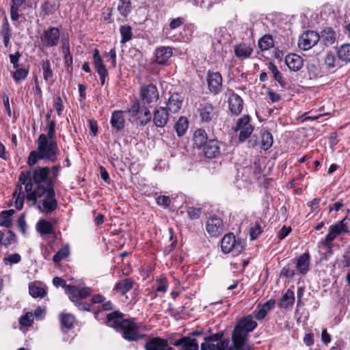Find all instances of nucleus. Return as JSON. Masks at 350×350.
I'll list each match as a JSON object with an SVG mask.
<instances>
[{
	"label": "nucleus",
	"mask_w": 350,
	"mask_h": 350,
	"mask_svg": "<svg viewBox=\"0 0 350 350\" xmlns=\"http://www.w3.org/2000/svg\"><path fill=\"white\" fill-rule=\"evenodd\" d=\"M349 219L345 217L338 223L332 225L329 227V232L326 235L324 240L323 245L327 247H330L331 243L336 239V237L341 234H346L349 232Z\"/></svg>",
	"instance_id": "1a4fd4ad"
},
{
	"label": "nucleus",
	"mask_w": 350,
	"mask_h": 350,
	"mask_svg": "<svg viewBox=\"0 0 350 350\" xmlns=\"http://www.w3.org/2000/svg\"><path fill=\"white\" fill-rule=\"evenodd\" d=\"M221 249L225 254L232 253V256H237L244 250V245L233 233H228L221 241Z\"/></svg>",
	"instance_id": "0eeeda50"
},
{
	"label": "nucleus",
	"mask_w": 350,
	"mask_h": 350,
	"mask_svg": "<svg viewBox=\"0 0 350 350\" xmlns=\"http://www.w3.org/2000/svg\"><path fill=\"white\" fill-rule=\"evenodd\" d=\"M252 52V49L245 43H241L234 46L235 55L241 59L249 57Z\"/></svg>",
	"instance_id": "7c9ffc66"
},
{
	"label": "nucleus",
	"mask_w": 350,
	"mask_h": 350,
	"mask_svg": "<svg viewBox=\"0 0 350 350\" xmlns=\"http://www.w3.org/2000/svg\"><path fill=\"white\" fill-rule=\"evenodd\" d=\"M53 284L55 286H62L64 288L69 299L73 302H77L81 299H85L91 295L90 288L87 287L67 285L65 280L59 277L53 278Z\"/></svg>",
	"instance_id": "39448f33"
},
{
	"label": "nucleus",
	"mask_w": 350,
	"mask_h": 350,
	"mask_svg": "<svg viewBox=\"0 0 350 350\" xmlns=\"http://www.w3.org/2000/svg\"><path fill=\"white\" fill-rule=\"evenodd\" d=\"M256 327L257 323L250 315L237 322L232 334V340L236 350H252V346L248 343L247 336Z\"/></svg>",
	"instance_id": "20e7f679"
},
{
	"label": "nucleus",
	"mask_w": 350,
	"mask_h": 350,
	"mask_svg": "<svg viewBox=\"0 0 350 350\" xmlns=\"http://www.w3.org/2000/svg\"><path fill=\"white\" fill-rule=\"evenodd\" d=\"M157 203L159 206H169L171 202V200L168 196H159L156 198Z\"/></svg>",
	"instance_id": "69168bd1"
},
{
	"label": "nucleus",
	"mask_w": 350,
	"mask_h": 350,
	"mask_svg": "<svg viewBox=\"0 0 350 350\" xmlns=\"http://www.w3.org/2000/svg\"><path fill=\"white\" fill-rule=\"evenodd\" d=\"M169 120L167 109L164 107H155L152 111L154 125L158 128H163Z\"/></svg>",
	"instance_id": "4468645a"
},
{
	"label": "nucleus",
	"mask_w": 350,
	"mask_h": 350,
	"mask_svg": "<svg viewBox=\"0 0 350 350\" xmlns=\"http://www.w3.org/2000/svg\"><path fill=\"white\" fill-rule=\"evenodd\" d=\"M235 131H239V139L241 142H244L250 136L254 131V128L250 124V117L248 116H244L239 119Z\"/></svg>",
	"instance_id": "f8f14e48"
},
{
	"label": "nucleus",
	"mask_w": 350,
	"mask_h": 350,
	"mask_svg": "<svg viewBox=\"0 0 350 350\" xmlns=\"http://www.w3.org/2000/svg\"><path fill=\"white\" fill-rule=\"evenodd\" d=\"M17 241V238L16 234L12 232L11 230H8V236L3 239L2 242V245H4L5 247H8V245L16 243Z\"/></svg>",
	"instance_id": "4d7b16f0"
},
{
	"label": "nucleus",
	"mask_w": 350,
	"mask_h": 350,
	"mask_svg": "<svg viewBox=\"0 0 350 350\" xmlns=\"http://www.w3.org/2000/svg\"><path fill=\"white\" fill-rule=\"evenodd\" d=\"M59 154V150L55 140H49L45 134H40L37 140V150L30 152L27 163L29 167L35 165L39 160L55 163Z\"/></svg>",
	"instance_id": "f257e3e1"
},
{
	"label": "nucleus",
	"mask_w": 350,
	"mask_h": 350,
	"mask_svg": "<svg viewBox=\"0 0 350 350\" xmlns=\"http://www.w3.org/2000/svg\"><path fill=\"white\" fill-rule=\"evenodd\" d=\"M111 124L113 129L120 131L124 127L125 117L122 111H115L111 118Z\"/></svg>",
	"instance_id": "c85d7f7f"
},
{
	"label": "nucleus",
	"mask_w": 350,
	"mask_h": 350,
	"mask_svg": "<svg viewBox=\"0 0 350 350\" xmlns=\"http://www.w3.org/2000/svg\"><path fill=\"white\" fill-rule=\"evenodd\" d=\"M294 302H295L294 292L291 289H288L284 293V295L282 296V297L280 300L279 306L281 308L286 309L288 308H291L293 306Z\"/></svg>",
	"instance_id": "2f4dec72"
},
{
	"label": "nucleus",
	"mask_w": 350,
	"mask_h": 350,
	"mask_svg": "<svg viewBox=\"0 0 350 350\" xmlns=\"http://www.w3.org/2000/svg\"><path fill=\"white\" fill-rule=\"evenodd\" d=\"M320 40L326 46H329L336 40V33L332 27H325L321 32Z\"/></svg>",
	"instance_id": "393cba45"
},
{
	"label": "nucleus",
	"mask_w": 350,
	"mask_h": 350,
	"mask_svg": "<svg viewBox=\"0 0 350 350\" xmlns=\"http://www.w3.org/2000/svg\"><path fill=\"white\" fill-rule=\"evenodd\" d=\"M19 8H20V6L11 5L10 16H11L12 21H16L19 19V18H20Z\"/></svg>",
	"instance_id": "338daca9"
},
{
	"label": "nucleus",
	"mask_w": 350,
	"mask_h": 350,
	"mask_svg": "<svg viewBox=\"0 0 350 350\" xmlns=\"http://www.w3.org/2000/svg\"><path fill=\"white\" fill-rule=\"evenodd\" d=\"M183 98L177 93H174L169 98L166 108L168 111L175 113L179 111L182 107Z\"/></svg>",
	"instance_id": "a878e982"
},
{
	"label": "nucleus",
	"mask_w": 350,
	"mask_h": 350,
	"mask_svg": "<svg viewBox=\"0 0 350 350\" xmlns=\"http://www.w3.org/2000/svg\"><path fill=\"white\" fill-rule=\"evenodd\" d=\"M105 300V298L101 295H95L92 297L91 304H88L87 302H82L78 301L77 302V306L79 310H91L92 305L94 304H100L102 303Z\"/></svg>",
	"instance_id": "e433bc0d"
},
{
	"label": "nucleus",
	"mask_w": 350,
	"mask_h": 350,
	"mask_svg": "<svg viewBox=\"0 0 350 350\" xmlns=\"http://www.w3.org/2000/svg\"><path fill=\"white\" fill-rule=\"evenodd\" d=\"M262 232V227L258 223L254 224L250 230V234L252 239H256Z\"/></svg>",
	"instance_id": "052dcab7"
},
{
	"label": "nucleus",
	"mask_w": 350,
	"mask_h": 350,
	"mask_svg": "<svg viewBox=\"0 0 350 350\" xmlns=\"http://www.w3.org/2000/svg\"><path fill=\"white\" fill-rule=\"evenodd\" d=\"M62 325L66 329L72 327L75 322V317L71 314H62L60 317Z\"/></svg>",
	"instance_id": "8fccbe9b"
},
{
	"label": "nucleus",
	"mask_w": 350,
	"mask_h": 350,
	"mask_svg": "<svg viewBox=\"0 0 350 350\" xmlns=\"http://www.w3.org/2000/svg\"><path fill=\"white\" fill-rule=\"evenodd\" d=\"M14 68L16 70L12 72V76L15 81H20L21 80L25 79L27 77L28 75L27 70H26L25 68H21L19 66Z\"/></svg>",
	"instance_id": "09e8293b"
},
{
	"label": "nucleus",
	"mask_w": 350,
	"mask_h": 350,
	"mask_svg": "<svg viewBox=\"0 0 350 350\" xmlns=\"http://www.w3.org/2000/svg\"><path fill=\"white\" fill-rule=\"evenodd\" d=\"M203 152L208 158L216 157L220 153V143L215 139H210L203 146Z\"/></svg>",
	"instance_id": "412c9836"
},
{
	"label": "nucleus",
	"mask_w": 350,
	"mask_h": 350,
	"mask_svg": "<svg viewBox=\"0 0 350 350\" xmlns=\"http://www.w3.org/2000/svg\"><path fill=\"white\" fill-rule=\"evenodd\" d=\"M206 230L209 235L217 237L224 231L222 220L217 217H211L206 220Z\"/></svg>",
	"instance_id": "dca6fc26"
},
{
	"label": "nucleus",
	"mask_w": 350,
	"mask_h": 350,
	"mask_svg": "<svg viewBox=\"0 0 350 350\" xmlns=\"http://www.w3.org/2000/svg\"><path fill=\"white\" fill-rule=\"evenodd\" d=\"M175 347H180V350H199V345L196 338L183 336L174 342Z\"/></svg>",
	"instance_id": "a211bd4d"
},
{
	"label": "nucleus",
	"mask_w": 350,
	"mask_h": 350,
	"mask_svg": "<svg viewBox=\"0 0 350 350\" xmlns=\"http://www.w3.org/2000/svg\"><path fill=\"white\" fill-rule=\"evenodd\" d=\"M36 228L42 238H44L46 235L55 233V230L51 223L45 219L39 220L36 223Z\"/></svg>",
	"instance_id": "cd10ccee"
},
{
	"label": "nucleus",
	"mask_w": 350,
	"mask_h": 350,
	"mask_svg": "<svg viewBox=\"0 0 350 350\" xmlns=\"http://www.w3.org/2000/svg\"><path fill=\"white\" fill-rule=\"evenodd\" d=\"M285 62L288 68L293 71L299 70L304 64L303 59L296 54H289L286 55Z\"/></svg>",
	"instance_id": "b1692460"
},
{
	"label": "nucleus",
	"mask_w": 350,
	"mask_h": 350,
	"mask_svg": "<svg viewBox=\"0 0 350 350\" xmlns=\"http://www.w3.org/2000/svg\"><path fill=\"white\" fill-rule=\"evenodd\" d=\"M33 321L32 312H27L25 315L21 317L19 322L23 326H30Z\"/></svg>",
	"instance_id": "bf43d9fd"
},
{
	"label": "nucleus",
	"mask_w": 350,
	"mask_h": 350,
	"mask_svg": "<svg viewBox=\"0 0 350 350\" xmlns=\"http://www.w3.org/2000/svg\"><path fill=\"white\" fill-rule=\"evenodd\" d=\"M151 113L147 108L144 109L143 113L138 117L139 124L142 126L146 125L151 120Z\"/></svg>",
	"instance_id": "864d4df0"
},
{
	"label": "nucleus",
	"mask_w": 350,
	"mask_h": 350,
	"mask_svg": "<svg viewBox=\"0 0 350 350\" xmlns=\"http://www.w3.org/2000/svg\"><path fill=\"white\" fill-rule=\"evenodd\" d=\"M275 301L274 299H269L262 304L258 311H256L255 317L257 319L261 320L265 317L267 312L274 306Z\"/></svg>",
	"instance_id": "c9c22d12"
},
{
	"label": "nucleus",
	"mask_w": 350,
	"mask_h": 350,
	"mask_svg": "<svg viewBox=\"0 0 350 350\" xmlns=\"http://www.w3.org/2000/svg\"><path fill=\"white\" fill-rule=\"evenodd\" d=\"M141 99L144 105H150L155 103L159 98V92L157 87L152 84L144 85L141 88Z\"/></svg>",
	"instance_id": "ddd939ff"
},
{
	"label": "nucleus",
	"mask_w": 350,
	"mask_h": 350,
	"mask_svg": "<svg viewBox=\"0 0 350 350\" xmlns=\"http://www.w3.org/2000/svg\"><path fill=\"white\" fill-rule=\"evenodd\" d=\"M206 80L209 90L214 94H217L221 90L222 77L219 72H211L207 73Z\"/></svg>",
	"instance_id": "2eb2a0df"
},
{
	"label": "nucleus",
	"mask_w": 350,
	"mask_h": 350,
	"mask_svg": "<svg viewBox=\"0 0 350 350\" xmlns=\"http://www.w3.org/2000/svg\"><path fill=\"white\" fill-rule=\"evenodd\" d=\"M273 46V41L269 35H265L258 41V46L261 51H266Z\"/></svg>",
	"instance_id": "c03bdc74"
},
{
	"label": "nucleus",
	"mask_w": 350,
	"mask_h": 350,
	"mask_svg": "<svg viewBox=\"0 0 350 350\" xmlns=\"http://www.w3.org/2000/svg\"><path fill=\"white\" fill-rule=\"evenodd\" d=\"M118 10L122 16H127L131 11V2L129 0H120Z\"/></svg>",
	"instance_id": "de8ad7c7"
},
{
	"label": "nucleus",
	"mask_w": 350,
	"mask_h": 350,
	"mask_svg": "<svg viewBox=\"0 0 350 350\" xmlns=\"http://www.w3.org/2000/svg\"><path fill=\"white\" fill-rule=\"evenodd\" d=\"M21 260V256L18 254H10L5 257L3 262L6 265H12L18 263Z\"/></svg>",
	"instance_id": "5fc2aeb1"
},
{
	"label": "nucleus",
	"mask_w": 350,
	"mask_h": 350,
	"mask_svg": "<svg viewBox=\"0 0 350 350\" xmlns=\"http://www.w3.org/2000/svg\"><path fill=\"white\" fill-rule=\"evenodd\" d=\"M93 59L95 69L100 77V84L103 85L108 72L99 54V51L96 49L94 51Z\"/></svg>",
	"instance_id": "f3484780"
},
{
	"label": "nucleus",
	"mask_w": 350,
	"mask_h": 350,
	"mask_svg": "<svg viewBox=\"0 0 350 350\" xmlns=\"http://www.w3.org/2000/svg\"><path fill=\"white\" fill-rule=\"evenodd\" d=\"M70 254V250L68 245L62 247L57 253L54 255L53 260L55 263H58L62 260L68 256Z\"/></svg>",
	"instance_id": "37998d69"
},
{
	"label": "nucleus",
	"mask_w": 350,
	"mask_h": 350,
	"mask_svg": "<svg viewBox=\"0 0 350 350\" xmlns=\"http://www.w3.org/2000/svg\"><path fill=\"white\" fill-rule=\"evenodd\" d=\"M224 336L223 332H218L216 334H211L208 336H206L204 338L205 341H208L210 342H220L222 337Z\"/></svg>",
	"instance_id": "0e129e2a"
},
{
	"label": "nucleus",
	"mask_w": 350,
	"mask_h": 350,
	"mask_svg": "<svg viewBox=\"0 0 350 350\" xmlns=\"http://www.w3.org/2000/svg\"><path fill=\"white\" fill-rule=\"evenodd\" d=\"M201 350H217V344L215 345L212 342L205 341L200 345Z\"/></svg>",
	"instance_id": "774afa93"
},
{
	"label": "nucleus",
	"mask_w": 350,
	"mask_h": 350,
	"mask_svg": "<svg viewBox=\"0 0 350 350\" xmlns=\"http://www.w3.org/2000/svg\"><path fill=\"white\" fill-rule=\"evenodd\" d=\"M107 325L120 331L124 339L129 341L137 340L142 338L139 326L133 319H123L121 314L114 312L107 317Z\"/></svg>",
	"instance_id": "7ed1b4c3"
},
{
	"label": "nucleus",
	"mask_w": 350,
	"mask_h": 350,
	"mask_svg": "<svg viewBox=\"0 0 350 350\" xmlns=\"http://www.w3.org/2000/svg\"><path fill=\"white\" fill-rule=\"evenodd\" d=\"M1 36H3V44L5 46L8 47L10 45L11 33L7 19H5L3 23Z\"/></svg>",
	"instance_id": "a18cd8bd"
},
{
	"label": "nucleus",
	"mask_w": 350,
	"mask_h": 350,
	"mask_svg": "<svg viewBox=\"0 0 350 350\" xmlns=\"http://www.w3.org/2000/svg\"><path fill=\"white\" fill-rule=\"evenodd\" d=\"M29 294L34 298H42L45 296L46 291L40 286H37L33 284H29Z\"/></svg>",
	"instance_id": "49530a36"
},
{
	"label": "nucleus",
	"mask_w": 350,
	"mask_h": 350,
	"mask_svg": "<svg viewBox=\"0 0 350 350\" xmlns=\"http://www.w3.org/2000/svg\"><path fill=\"white\" fill-rule=\"evenodd\" d=\"M310 256L308 252H305L295 260V267L297 271L304 275L310 270Z\"/></svg>",
	"instance_id": "6ab92c4d"
},
{
	"label": "nucleus",
	"mask_w": 350,
	"mask_h": 350,
	"mask_svg": "<svg viewBox=\"0 0 350 350\" xmlns=\"http://www.w3.org/2000/svg\"><path fill=\"white\" fill-rule=\"evenodd\" d=\"M268 68L273 74V77L275 80L277 81L282 88L285 87L286 83L277 67L273 64L269 63Z\"/></svg>",
	"instance_id": "79ce46f5"
},
{
	"label": "nucleus",
	"mask_w": 350,
	"mask_h": 350,
	"mask_svg": "<svg viewBox=\"0 0 350 350\" xmlns=\"http://www.w3.org/2000/svg\"><path fill=\"white\" fill-rule=\"evenodd\" d=\"M207 139V134L203 129H199L194 133L193 141L198 147L204 146L208 142Z\"/></svg>",
	"instance_id": "58836bf2"
},
{
	"label": "nucleus",
	"mask_w": 350,
	"mask_h": 350,
	"mask_svg": "<svg viewBox=\"0 0 350 350\" xmlns=\"http://www.w3.org/2000/svg\"><path fill=\"white\" fill-rule=\"evenodd\" d=\"M337 57L345 64L350 63V44H343L337 50Z\"/></svg>",
	"instance_id": "473e14b6"
},
{
	"label": "nucleus",
	"mask_w": 350,
	"mask_h": 350,
	"mask_svg": "<svg viewBox=\"0 0 350 350\" xmlns=\"http://www.w3.org/2000/svg\"><path fill=\"white\" fill-rule=\"evenodd\" d=\"M320 40V35L314 31H306L299 37L298 46L304 51L311 49Z\"/></svg>",
	"instance_id": "9b49d317"
},
{
	"label": "nucleus",
	"mask_w": 350,
	"mask_h": 350,
	"mask_svg": "<svg viewBox=\"0 0 350 350\" xmlns=\"http://www.w3.org/2000/svg\"><path fill=\"white\" fill-rule=\"evenodd\" d=\"M133 286V281L130 278L120 280L115 286V289L120 293L124 295L130 291Z\"/></svg>",
	"instance_id": "4c0bfd02"
},
{
	"label": "nucleus",
	"mask_w": 350,
	"mask_h": 350,
	"mask_svg": "<svg viewBox=\"0 0 350 350\" xmlns=\"http://www.w3.org/2000/svg\"><path fill=\"white\" fill-rule=\"evenodd\" d=\"M217 350H236L234 342L230 344L229 338L221 340L220 342H217Z\"/></svg>",
	"instance_id": "603ef678"
},
{
	"label": "nucleus",
	"mask_w": 350,
	"mask_h": 350,
	"mask_svg": "<svg viewBox=\"0 0 350 350\" xmlns=\"http://www.w3.org/2000/svg\"><path fill=\"white\" fill-rule=\"evenodd\" d=\"M157 291L161 293H165L167 290V284L165 278H160L157 280Z\"/></svg>",
	"instance_id": "680f3d73"
},
{
	"label": "nucleus",
	"mask_w": 350,
	"mask_h": 350,
	"mask_svg": "<svg viewBox=\"0 0 350 350\" xmlns=\"http://www.w3.org/2000/svg\"><path fill=\"white\" fill-rule=\"evenodd\" d=\"M273 139L272 135L265 131L261 133V142H260V148L264 150H267L269 149L273 145Z\"/></svg>",
	"instance_id": "a19ab883"
},
{
	"label": "nucleus",
	"mask_w": 350,
	"mask_h": 350,
	"mask_svg": "<svg viewBox=\"0 0 350 350\" xmlns=\"http://www.w3.org/2000/svg\"><path fill=\"white\" fill-rule=\"evenodd\" d=\"M323 61L325 65L329 70H333L341 67L339 59H337L332 51L327 52L325 54Z\"/></svg>",
	"instance_id": "72a5a7b5"
},
{
	"label": "nucleus",
	"mask_w": 350,
	"mask_h": 350,
	"mask_svg": "<svg viewBox=\"0 0 350 350\" xmlns=\"http://www.w3.org/2000/svg\"><path fill=\"white\" fill-rule=\"evenodd\" d=\"M120 32L122 37L121 42L125 43L130 40L132 37L131 27L129 25H123L120 28Z\"/></svg>",
	"instance_id": "3c124183"
},
{
	"label": "nucleus",
	"mask_w": 350,
	"mask_h": 350,
	"mask_svg": "<svg viewBox=\"0 0 350 350\" xmlns=\"http://www.w3.org/2000/svg\"><path fill=\"white\" fill-rule=\"evenodd\" d=\"M189 123L185 117L181 116L174 125L175 130L178 136H183L188 129Z\"/></svg>",
	"instance_id": "ea45409f"
},
{
	"label": "nucleus",
	"mask_w": 350,
	"mask_h": 350,
	"mask_svg": "<svg viewBox=\"0 0 350 350\" xmlns=\"http://www.w3.org/2000/svg\"><path fill=\"white\" fill-rule=\"evenodd\" d=\"M228 103L232 113L236 116L241 113L243 109V100L238 94L232 93L228 98Z\"/></svg>",
	"instance_id": "5701e85b"
},
{
	"label": "nucleus",
	"mask_w": 350,
	"mask_h": 350,
	"mask_svg": "<svg viewBox=\"0 0 350 350\" xmlns=\"http://www.w3.org/2000/svg\"><path fill=\"white\" fill-rule=\"evenodd\" d=\"M167 347V340L159 337L150 339L145 344L146 350H163Z\"/></svg>",
	"instance_id": "bb28decb"
},
{
	"label": "nucleus",
	"mask_w": 350,
	"mask_h": 350,
	"mask_svg": "<svg viewBox=\"0 0 350 350\" xmlns=\"http://www.w3.org/2000/svg\"><path fill=\"white\" fill-rule=\"evenodd\" d=\"M172 49L170 46H159L154 52L155 61L159 64H165L172 55Z\"/></svg>",
	"instance_id": "4be33fe9"
},
{
	"label": "nucleus",
	"mask_w": 350,
	"mask_h": 350,
	"mask_svg": "<svg viewBox=\"0 0 350 350\" xmlns=\"http://www.w3.org/2000/svg\"><path fill=\"white\" fill-rule=\"evenodd\" d=\"M62 50L64 54L65 64L68 67L69 71L72 70V56L70 52L69 42L64 39L62 40Z\"/></svg>",
	"instance_id": "c756f323"
},
{
	"label": "nucleus",
	"mask_w": 350,
	"mask_h": 350,
	"mask_svg": "<svg viewBox=\"0 0 350 350\" xmlns=\"http://www.w3.org/2000/svg\"><path fill=\"white\" fill-rule=\"evenodd\" d=\"M198 111L202 122H211L215 116V111L213 105L208 103L201 104Z\"/></svg>",
	"instance_id": "aec40b11"
},
{
	"label": "nucleus",
	"mask_w": 350,
	"mask_h": 350,
	"mask_svg": "<svg viewBox=\"0 0 350 350\" xmlns=\"http://www.w3.org/2000/svg\"><path fill=\"white\" fill-rule=\"evenodd\" d=\"M55 122L54 120L49 121L47 124V134H45V137L49 140H55Z\"/></svg>",
	"instance_id": "13d9d810"
},
{
	"label": "nucleus",
	"mask_w": 350,
	"mask_h": 350,
	"mask_svg": "<svg viewBox=\"0 0 350 350\" xmlns=\"http://www.w3.org/2000/svg\"><path fill=\"white\" fill-rule=\"evenodd\" d=\"M59 30L56 27H49L44 30L40 36V41L44 47H53L57 45L59 40Z\"/></svg>",
	"instance_id": "9d476101"
},
{
	"label": "nucleus",
	"mask_w": 350,
	"mask_h": 350,
	"mask_svg": "<svg viewBox=\"0 0 350 350\" xmlns=\"http://www.w3.org/2000/svg\"><path fill=\"white\" fill-rule=\"evenodd\" d=\"M50 168L47 166L37 167L31 170V178L36 188L53 186V179L49 176Z\"/></svg>",
	"instance_id": "6e6552de"
},
{
	"label": "nucleus",
	"mask_w": 350,
	"mask_h": 350,
	"mask_svg": "<svg viewBox=\"0 0 350 350\" xmlns=\"http://www.w3.org/2000/svg\"><path fill=\"white\" fill-rule=\"evenodd\" d=\"M31 171H23L21 172L18 181L19 185H17L15 191L13 193V198L14 199V206L16 209L21 210L23 206L25 194L23 191V185H26L29 183H31Z\"/></svg>",
	"instance_id": "423d86ee"
},
{
	"label": "nucleus",
	"mask_w": 350,
	"mask_h": 350,
	"mask_svg": "<svg viewBox=\"0 0 350 350\" xmlns=\"http://www.w3.org/2000/svg\"><path fill=\"white\" fill-rule=\"evenodd\" d=\"M281 275L286 278H292L295 275V271L290 265H286L282 269Z\"/></svg>",
	"instance_id": "e2e57ef3"
},
{
	"label": "nucleus",
	"mask_w": 350,
	"mask_h": 350,
	"mask_svg": "<svg viewBox=\"0 0 350 350\" xmlns=\"http://www.w3.org/2000/svg\"><path fill=\"white\" fill-rule=\"evenodd\" d=\"M15 213V211L10 209L3 211L0 214V226L10 228L12 226V216Z\"/></svg>",
	"instance_id": "f704fd0d"
},
{
	"label": "nucleus",
	"mask_w": 350,
	"mask_h": 350,
	"mask_svg": "<svg viewBox=\"0 0 350 350\" xmlns=\"http://www.w3.org/2000/svg\"><path fill=\"white\" fill-rule=\"evenodd\" d=\"M43 70V77L45 81H49L53 77V71L51 69L49 62L46 61L42 64Z\"/></svg>",
	"instance_id": "6e6d98bb"
},
{
	"label": "nucleus",
	"mask_w": 350,
	"mask_h": 350,
	"mask_svg": "<svg viewBox=\"0 0 350 350\" xmlns=\"http://www.w3.org/2000/svg\"><path fill=\"white\" fill-rule=\"evenodd\" d=\"M26 198L34 203L38 198H44L38 202V208L41 212L49 214L54 211L57 206V202L55 198V193L53 186L48 187H40L33 188V183H29L25 186Z\"/></svg>",
	"instance_id": "f03ea898"
}]
</instances>
